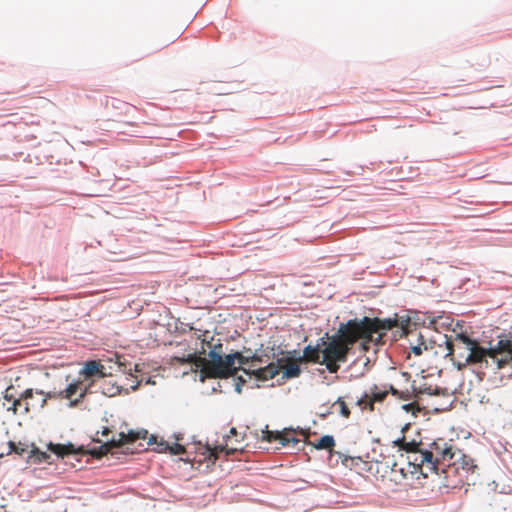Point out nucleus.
<instances>
[{"instance_id": "obj_15", "label": "nucleus", "mask_w": 512, "mask_h": 512, "mask_svg": "<svg viewBox=\"0 0 512 512\" xmlns=\"http://www.w3.org/2000/svg\"><path fill=\"white\" fill-rule=\"evenodd\" d=\"M393 444L400 450L405 451L407 455L419 449L421 445L420 442H417L415 440L407 441L405 436H402L401 438H398L397 440L393 441Z\"/></svg>"}, {"instance_id": "obj_34", "label": "nucleus", "mask_w": 512, "mask_h": 512, "mask_svg": "<svg viewBox=\"0 0 512 512\" xmlns=\"http://www.w3.org/2000/svg\"><path fill=\"white\" fill-rule=\"evenodd\" d=\"M245 383V380L242 377L237 378V383L235 385V389L238 393H241V387Z\"/></svg>"}, {"instance_id": "obj_31", "label": "nucleus", "mask_w": 512, "mask_h": 512, "mask_svg": "<svg viewBox=\"0 0 512 512\" xmlns=\"http://www.w3.org/2000/svg\"><path fill=\"white\" fill-rule=\"evenodd\" d=\"M33 389H26L21 395H20V398H21V405L23 404L24 401H27L28 399L32 398L33 397Z\"/></svg>"}, {"instance_id": "obj_20", "label": "nucleus", "mask_w": 512, "mask_h": 512, "mask_svg": "<svg viewBox=\"0 0 512 512\" xmlns=\"http://www.w3.org/2000/svg\"><path fill=\"white\" fill-rule=\"evenodd\" d=\"M389 391L388 390H381L377 386H374L370 389L368 392L370 399L372 401V404L374 405L376 402H382L387 397Z\"/></svg>"}, {"instance_id": "obj_7", "label": "nucleus", "mask_w": 512, "mask_h": 512, "mask_svg": "<svg viewBox=\"0 0 512 512\" xmlns=\"http://www.w3.org/2000/svg\"><path fill=\"white\" fill-rule=\"evenodd\" d=\"M432 455L427 454L426 450L417 449L407 455L408 471L412 475L420 473L424 477H428L430 473H434V466L431 460Z\"/></svg>"}, {"instance_id": "obj_5", "label": "nucleus", "mask_w": 512, "mask_h": 512, "mask_svg": "<svg viewBox=\"0 0 512 512\" xmlns=\"http://www.w3.org/2000/svg\"><path fill=\"white\" fill-rule=\"evenodd\" d=\"M427 454H431V460L434 466V473L445 472L447 467L450 466L451 460L457 450L453 445L448 443L445 439L439 438L430 445V449L426 450Z\"/></svg>"}, {"instance_id": "obj_36", "label": "nucleus", "mask_w": 512, "mask_h": 512, "mask_svg": "<svg viewBox=\"0 0 512 512\" xmlns=\"http://www.w3.org/2000/svg\"><path fill=\"white\" fill-rule=\"evenodd\" d=\"M412 352L416 355V356H419L422 354V348L420 345H417V346H413L412 347Z\"/></svg>"}, {"instance_id": "obj_29", "label": "nucleus", "mask_w": 512, "mask_h": 512, "mask_svg": "<svg viewBox=\"0 0 512 512\" xmlns=\"http://www.w3.org/2000/svg\"><path fill=\"white\" fill-rule=\"evenodd\" d=\"M250 360H251L250 368H253V369L252 370L251 369H245V368H241V369H242V371L245 374L253 375L252 372L257 369V368H254L255 367V363L256 362L261 363L262 362V358H261V356L253 355L252 357H250Z\"/></svg>"}, {"instance_id": "obj_21", "label": "nucleus", "mask_w": 512, "mask_h": 512, "mask_svg": "<svg viewBox=\"0 0 512 512\" xmlns=\"http://www.w3.org/2000/svg\"><path fill=\"white\" fill-rule=\"evenodd\" d=\"M102 393L108 397H114L121 393V387L110 382H105L102 386Z\"/></svg>"}, {"instance_id": "obj_2", "label": "nucleus", "mask_w": 512, "mask_h": 512, "mask_svg": "<svg viewBox=\"0 0 512 512\" xmlns=\"http://www.w3.org/2000/svg\"><path fill=\"white\" fill-rule=\"evenodd\" d=\"M206 359L196 354H187L183 356H174L171 358V364L183 365L193 364L201 369L203 378H229L234 376L240 367L233 366V357L230 354L222 356V345H216L208 354Z\"/></svg>"}, {"instance_id": "obj_44", "label": "nucleus", "mask_w": 512, "mask_h": 512, "mask_svg": "<svg viewBox=\"0 0 512 512\" xmlns=\"http://www.w3.org/2000/svg\"><path fill=\"white\" fill-rule=\"evenodd\" d=\"M300 434L306 436V433L303 430L300 431Z\"/></svg>"}, {"instance_id": "obj_13", "label": "nucleus", "mask_w": 512, "mask_h": 512, "mask_svg": "<svg viewBox=\"0 0 512 512\" xmlns=\"http://www.w3.org/2000/svg\"><path fill=\"white\" fill-rule=\"evenodd\" d=\"M301 362L319 363L322 361V347L321 342L318 340L316 346L308 345L303 350L302 357L299 358Z\"/></svg>"}, {"instance_id": "obj_38", "label": "nucleus", "mask_w": 512, "mask_h": 512, "mask_svg": "<svg viewBox=\"0 0 512 512\" xmlns=\"http://www.w3.org/2000/svg\"><path fill=\"white\" fill-rule=\"evenodd\" d=\"M392 395L398 397V395H400V392L399 390L395 389L393 386H390L389 390H388Z\"/></svg>"}, {"instance_id": "obj_14", "label": "nucleus", "mask_w": 512, "mask_h": 512, "mask_svg": "<svg viewBox=\"0 0 512 512\" xmlns=\"http://www.w3.org/2000/svg\"><path fill=\"white\" fill-rule=\"evenodd\" d=\"M48 449L56 454L59 457H64L66 455L76 454L77 450L75 449L74 445L69 444H53L49 443Z\"/></svg>"}, {"instance_id": "obj_30", "label": "nucleus", "mask_w": 512, "mask_h": 512, "mask_svg": "<svg viewBox=\"0 0 512 512\" xmlns=\"http://www.w3.org/2000/svg\"><path fill=\"white\" fill-rule=\"evenodd\" d=\"M16 450L15 454L22 456L23 454L27 453L29 450V445L23 442L16 443Z\"/></svg>"}, {"instance_id": "obj_27", "label": "nucleus", "mask_w": 512, "mask_h": 512, "mask_svg": "<svg viewBox=\"0 0 512 512\" xmlns=\"http://www.w3.org/2000/svg\"><path fill=\"white\" fill-rule=\"evenodd\" d=\"M36 393L43 395L44 399L42 400L41 406H45L47 399H61L60 395H58V391H50V392H44V391H37Z\"/></svg>"}, {"instance_id": "obj_11", "label": "nucleus", "mask_w": 512, "mask_h": 512, "mask_svg": "<svg viewBox=\"0 0 512 512\" xmlns=\"http://www.w3.org/2000/svg\"><path fill=\"white\" fill-rule=\"evenodd\" d=\"M81 381H74L70 383L65 389L58 391V395H60L61 399H67L70 400V407L77 406L87 395L88 388L83 389L79 393V397L76 399H73V396L77 394V392L80 390Z\"/></svg>"}, {"instance_id": "obj_3", "label": "nucleus", "mask_w": 512, "mask_h": 512, "mask_svg": "<svg viewBox=\"0 0 512 512\" xmlns=\"http://www.w3.org/2000/svg\"><path fill=\"white\" fill-rule=\"evenodd\" d=\"M456 346L459 349L460 344L464 345L467 353L460 352L458 361L455 363L459 370L469 365H480V367L489 368L493 366L494 346L484 348L479 341L472 339L466 334H456Z\"/></svg>"}, {"instance_id": "obj_23", "label": "nucleus", "mask_w": 512, "mask_h": 512, "mask_svg": "<svg viewBox=\"0 0 512 512\" xmlns=\"http://www.w3.org/2000/svg\"><path fill=\"white\" fill-rule=\"evenodd\" d=\"M337 406L339 408V414L344 418H349L351 415L350 409L348 408L346 402L342 397H339L333 404V407Z\"/></svg>"}, {"instance_id": "obj_8", "label": "nucleus", "mask_w": 512, "mask_h": 512, "mask_svg": "<svg viewBox=\"0 0 512 512\" xmlns=\"http://www.w3.org/2000/svg\"><path fill=\"white\" fill-rule=\"evenodd\" d=\"M493 366L497 370L512 368V338L499 337L494 346Z\"/></svg>"}, {"instance_id": "obj_42", "label": "nucleus", "mask_w": 512, "mask_h": 512, "mask_svg": "<svg viewBox=\"0 0 512 512\" xmlns=\"http://www.w3.org/2000/svg\"><path fill=\"white\" fill-rule=\"evenodd\" d=\"M29 410H30L29 403L25 402L24 403V411L27 413V412H29Z\"/></svg>"}, {"instance_id": "obj_19", "label": "nucleus", "mask_w": 512, "mask_h": 512, "mask_svg": "<svg viewBox=\"0 0 512 512\" xmlns=\"http://www.w3.org/2000/svg\"><path fill=\"white\" fill-rule=\"evenodd\" d=\"M313 446L317 450H329L331 451L333 447L335 446V440L333 436L325 435L321 437L317 443H313Z\"/></svg>"}, {"instance_id": "obj_16", "label": "nucleus", "mask_w": 512, "mask_h": 512, "mask_svg": "<svg viewBox=\"0 0 512 512\" xmlns=\"http://www.w3.org/2000/svg\"><path fill=\"white\" fill-rule=\"evenodd\" d=\"M4 399L12 402V406L8 408V410H12L14 414L17 413L18 409L21 407V398L16 397L15 388L13 386H9L4 392Z\"/></svg>"}, {"instance_id": "obj_41", "label": "nucleus", "mask_w": 512, "mask_h": 512, "mask_svg": "<svg viewBox=\"0 0 512 512\" xmlns=\"http://www.w3.org/2000/svg\"><path fill=\"white\" fill-rule=\"evenodd\" d=\"M456 351H457V356L459 355L460 352H466L465 348H464V345L463 344H460V348H456Z\"/></svg>"}, {"instance_id": "obj_35", "label": "nucleus", "mask_w": 512, "mask_h": 512, "mask_svg": "<svg viewBox=\"0 0 512 512\" xmlns=\"http://www.w3.org/2000/svg\"><path fill=\"white\" fill-rule=\"evenodd\" d=\"M9 451L7 452V455H10L12 453H15L16 450V443L14 441L8 442Z\"/></svg>"}, {"instance_id": "obj_39", "label": "nucleus", "mask_w": 512, "mask_h": 512, "mask_svg": "<svg viewBox=\"0 0 512 512\" xmlns=\"http://www.w3.org/2000/svg\"><path fill=\"white\" fill-rule=\"evenodd\" d=\"M110 432H111V431H110V429H109L108 427H104V428L102 429V431H101V435H102L103 437H107V436L110 434Z\"/></svg>"}, {"instance_id": "obj_32", "label": "nucleus", "mask_w": 512, "mask_h": 512, "mask_svg": "<svg viewBox=\"0 0 512 512\" xmlns=\"http://www.w3.org/2000/svg\"><path fill=\"white\" fill-rule=\"evenodd\" d=\"M115 364L118 366L119 371L125 372V363L122 362V356L116 355Z\"/></svg>"}, {"instance_id": "obj_22", "label": "nucleus", "mask_w": 512, "mask_h": 512, "mask_svg": "<svg viewBox=\"0 0 512 512\" xmlns=\"http://www.w3.org/2000/svg\"><path fill=\"white\" fill-rule=\"evenodd\" d=\"M226 451V454L227 455H230V454H233L235 453L236 451H242L243 448L241 446H238V445H234V446H229L228 443H226L225 446H216L214 448V450L212 451V455H214L215 457H217V453L218 452H222V451Z\"/></svg>"}, {"instance_id": "obj_12", "label": "nucleus", "mask_w": 512, "mask_h": 512, "mask_svg": "<svg viewBox=\"0 0 512 512\" xmlns=\"http://www.w3.org/2000/svg\"><path fill=\"white\" fill-rule=\"evenodd\" d=\"M79 374L83 375L85 378H92L95 376L104 378L108 375L105 371L104 365L96 360L87 361Z\"/></svg>"}, {"instance_id": "obj_26", "label": "nucleus", "mask_w": 512, "mask_h": 512, "mask_svg": "<svg viewBox=\"0 0 512 512\" xmlns=\"http://www.w3.org/2000/svg\"><path fill=\"white\" fill-rule=\"evenodd\" d=\"M444 337H445V345H446V349H447L446 356H452L457 348L456 338L454 340H452L451 338H448L447 335H445Z\"/></svg>"}, {"instance_id": "obj_1", "label": "nucleus", "mask_w": 512, "mask_h": 512, "mask_svg": "<svg viewBox=\"0 0 512 512\" xmlns=\"http://www.w3.org/2000/svg\"><path fill=\"white\" fill-rule=\"evenodd\" d=\"M398 326L397 319H380L363 317L362 319H351L346 323H341L337 334L320 338L322 347V361L330 373H337L340 362H346L347 355L351 347L358 341L363 340V348L366 350V344L374 342L375 344H384L383 337L386 331Z\"/></svg>"}, {"instance_id": "obj_18", "label": "nucleus", "mask_w": 512, "mask_h": 512, "mask_svg": "<svg viewBox=\"0 0 512 512\" xmlns=\"http://www.w3.org/2000/svg\"><path fill=\"white\" fill-rule=\"evenodd\" d=\"M169 450L171 454L173 455H180L185 452V448L183 445L174 443L173 445H169L166 442H161L158 444V452H164Z\"/></svg>"}, {"instance_id": "obj_17", "label": "nucleus", "mask_w": 512, "mask_h": 512, "mask_svg": "<svg viewBox=\"0 0 512 512\" xmlns=\"http://www.w3.org/2000/svg\"><path fill=\"white\" fill-rule=\"evenodd\" d=\"M31 449L29 451V460L32 463L40 464L42 462L47 461L50 458V455L46 452L40 451L34 444H31Z\"/></svg>"}, {"instance_id": "obj_40", "label": "nucleus", "mask_w": 512, "mask_h": 512, "mask_svg": "<svg viewBox=\"0 0 512 512\" xmlns=\"http://www.w3.org/2000/svg\"><path fill=\"white\" fill-rule=\"evenodd\" d=\"M229 433H230V435H228V436H227V442L229 441L230 436H236V435H237V430H236V428L232 427V428L230 429V432H229Z\"/></svg>"}, {"instance_id": "obj_43", "label": "nucleus", "mask_w": 512, "mask_h": 512, "mask_svg": "<svg viewBox=\"0 0 512 512\" xmlns=\"http://www.w3.org/2000/svg\"><path fill=\"white\" fill-rule=\"evenodd\" d=\"M152 440H155V437H154V436H151V437L149 438V442H148V443H149V444H151V443H152Z\"/></svg>"}, {"instance_id": "obj_9", "label": "nucleus", "mask_w": 512, "mask_h": 512, "mask_svg": "<svg viewBox=\"0 0 512 512\" xmlns=\"http://www.w3.org/2000/svg\"><path fill=\"white\" fill-rule=\"evenodd\" d=\"M449 464L450 466L447 467L444 473L450 475L452 472H454L458 474L461 479L464 477L467 478V475L472 473L476 468L473 459L463 454L460 450L456 451L454 459L451 460Z\"/></svg>"}, {"instance_id": "obj_25", "label": "nucleus", "mask_w": 512, "mask_h": 512, "mask_svg": "<svg viewBox=\"0 0 512 512\" xmlns=\"http://www.w3.org/2000/svg\"><path fill=\"white\" fill-rule=\"evenodd\" d=\"M233 357V366H235L236 361L240 365H247L251 362L250 357L242 355L240 352H235L230 354Z\"/></svg>"}, {"instance_id": "obj_4", "label": "nucleus", "mask_w": 512, "mask_h": 512, "mask_svg": "<svg viewBox=\"0 0 512 512\" xmlns=\"http://www.w3.org/2000/svg\"><path fill=\"white\" fill-rule=\"evenodd\" d=\"M301 361L291 357L280 358L276 362H272L265 367L258 368L252 372L254 376L261 381L273 379L280 371L283 372L282 377L285 379L296 378L300 375L301 369L299 364Z\"/></svg>"}, {"instance_id": "obj_28", "label": "nucleus", "mask_w": 512, "mask_h": 512, "mask_svg": "<svg viewBox=\"0 0 512 512\" xmlns=\"http://www.w3.org/2000/svg\"><path fill=\"white\" fill-rule=\"evenodd\" d=\"M106 105H111L112 107L114 108H122L124 109L125 111H127L129 108H130V105L128 103H125V102H122L120 100H117V99H111V100H107L106 101Z\"/></svg>"}, {"instance_id": "obj_33", "label": "nucleus", "mask_w": 512, "mask_h": 512, "mask_svg": "<svg viewBox=\"0 0 512 512\" xmlns=\"http://www.w3.org/2000/svg\"><path fill=\"white\" fill-rule=\"evenodd\" d=\"M418 394H428V395H433V394H436L437 392L435 391H432V389L430 387L428 388H420L418 391H417Z\"/></svg>"}, {"instance_id": "obj_6", "label": "nucleus", "mask_w": 512, "mask_h": 512, "mask_svg": "<svg viewBox=\"0 0 512 512\" xmlns=\"http://www.w3.org/2000/svg\"><path fill=\"white\" fill-rule=\"evenodd\" d=\"M148 432L146 430L134 431L130 430L128 433L121 432L117 439L105 441L98 448L91 451V454L97 458H100L110 452L113 448H119L126 444H132L139 439H146Z\"/></svg>"}, {"instance_id": "obj_10", "label": "nucleus", "mask_w": 512, "mask_h": 512, "mask_svg": "<svg viewBox=\"0 0 512 512\" xmlns=\"http://www.w3.org/2000/svg\"><path fill=\"white\" fill-rule=\"evenodd\" d=\"M293 430L269 431L268 429L262 431V440L272 442L278 440L282 446L298 444L299 439L292 435Z\"/></svg>"}, {"instance_id": "obj_24", "label": "nucleus", "mask_w": 512, "mask_h": 512, "mask_svg": "<svg viewBox=\"0 0 512 512\" xmlns=\"http://www.w3.org/2000/svg\"><path fill=\"white\" fill-rule=\"evenodd\" d=\"M362 410L368 409L369 411L374 410V406L372 404V401L370 399V396L367 393H365L356 403Z\"/></svg>"}, {"instance_id": "obj_37", "label": "nucleus", "mask_w": 512, "mask_h": 512, "mask_svg": "<svg viewBox=\"0 0 512 512\" xmlns=\"http://www.w3.org/2000/svg\"><path fill=\"white\" fill-rule=\"evenodd\" d=\"M398 398L408 400V399H410V393L408 391H406V392L401 391L400 395H398Z\"/></svg>"}]
</instances>
